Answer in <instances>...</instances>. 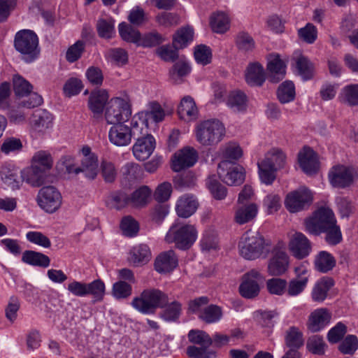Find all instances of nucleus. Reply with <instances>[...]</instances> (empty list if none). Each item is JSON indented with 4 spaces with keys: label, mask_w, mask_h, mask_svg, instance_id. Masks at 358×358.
I'll use <instances>...</instances> for the list:
<instances>
[{
    "label": "nucleus",
    "mask_w": 358,
    "mask_h": 358,
    "mask_svg": "<svg viewBox=\"0 0 358 358\" xmlns=\"http://www.w3.org/2000/svg\"><path fill=\"white\" fill-rule=\"evenodd\" d=\"M306 231L310 234L318 235L325 233V240L329 245H336L342 240L340 228L336 224L332 210L321 208L312 217L305 220Z\"/></svg>",
    "instance_id": "f257e3e1"
},
{
    "label": "nucleus",
    "mask_w": 358,
    "mask_h": 358,
    "mask_svg": "<svg viewBox=\"0 0 358 358\" xmlns=\"http://www.w3.org/2000/svg\"><path fill=\"white\" fill-rule=\"evenodd\" d=\"M226 129L224 124L217 119L200 122L196 127V141L203 146H215L224 138Z\"/></svg>",
    "instance_id": "f03ea898"
},
{
    "label": "nucleus",
    "mask_w": 358,
    "mask_h": 358,
    "mask_svg": "<svg viewBox=\"0 0 358 358\" xmlns=\"http://www.w3.org/2000/svg\"><path fill=\"white\" fill-rule=\"evenodd\" d=\"M198 231L195 224L176 222L167 232L165 240L174 243L180 250L189 249L196 241Z\"/></svg>",
    "instance_id": "7ed1b4c3"
},
{
    "label": "nucleus",
    "mask_w": 358,
    "mask_h": 358,
    "mask_svg": "<svg viewBox=\"0 0 358 358\" xmlns=\"http://www.w3.org/2000/svg\"><path fill=\"white\" fill-rule=\"evenodd\" d=\"M239 254L245 259L254 260L268 251L264 237L258 231H248L238 243Z\"/></svg>",
    "instance_id": "20e7f679"
},
{
    "label": "nucleus",
    "mask_w": 358,
    "mask_h": 358,
    "mask_svg": "<svg viewBox=\"0 0 358 358\" xmlns=\"http://www.w3.org/2000/svg\"><path fill=\"white\" fill-rule=\"evenodd\" d=\"M286 156L278 149L268 152L264 159L258 162L260 180L266 185H271L275 179V172L285 165Z\"/></svg>",
    "instance_id": "39448f33"
},
{
    "label": "nucleus",
    "mask_w": 358,
    "mask_h": 358,
    "mask_svg": "<svg viewBox=\"0 0 358 358\" xmlns=\"http://www.w3.org/2000/svg\"><path fill=\"white\" fill-rule=\"evenodd\" d=\"M169 299L166 294L159 289L144 290L139 297L134 298L132 306L141 313H152L157 308H162L168 303Z\"/></svg>",
    "instance_id": "423d86ee"
},
{
    "label": "nucleus",
    "mask_w": 358,
    "mask_h": 358,
    "mask_svg": "<svg viewBox=\"0 0 358 358\" xmlns=\"http://www.w3.org/2000/svg\"><path fill=\"white\" fill-rule=\"evenodd\" d=\"M131 127L124 122L113 124L108 131L110 142L117 146H127L130 144L132 137L136 138V136L143 134L139 127L138 121H135L134 116L131 120Z\"/></svg>",
    "instance_id": "0eeeda50"
},
{
    "label": "nucleus",
    "mask_w": 358,
    "mask_h": 358,
    "mask_svg": "<svg viewBox=\"0 0 358 358\" xmlns=\"http://www.w3.org/2000/svg\"><path fill=\"white\" fill-rule=\"evenodd\" d=\"M14 45L24 55L27 62H32L39 54L38 36L31 30L18 31L15 37Z\"/></svg>",
    "instance_id": "6e6552de"
},
{
    "label": "nucleus",
    "mask_w": 358,
    "mask_h": 358,
    "mask_svg": "<svg viewBox=\"0 0 358 358\" xmlns=\"http://www.w3.org/2000/svg\"><path fill=\"white\" fill-rule=\"evenodd\" d=\"M131 115L129 104L127 100L115 97L106 104L105 119L108 124H115L124 122Z\"/></svg>",
    "instance_id": "1a4fd4ad"
},
{
    "label": "nucleus",
    "mask_w": 358,
    "mask_h": 358,
    "mask_svg": "<svg viewBox=\"0 0 358 358\" xmlns=\"http://www.w3.org/2000/svg\"><path fill=\"white\" fill-rule=\"evenodd\" d=\"M313 200L312 192L302 187L287 194L285 199V206L290 213H296L309 207Z\"/></svg>",
    "instance_id": "9d476101"
},
{
    "label": "nucleus",
    "mask_w": 358,
    "mask_h": 358,
    "mask_svg": "<svg viewBox=\"0 0 358 358\" xmlns=\"http://www.w3.org/2000/svg\"><path fill=\"white\" fill-rule=\"evenodd\" d=\"M220 178L228 185H239L245 180V170L229 160L222 161L217 167Z\"/></svg>",
    "instance_id": "9b49d317"
},
{
    "label": "nucleus",
    "mask_w": 358,
    "mask_h": 358,
    "mask_svg": "<svg viewBox=\"0 0 358 358\" xmlns=\"http://www.w3.org/2000/svg\"><path fill=\"white\" fill-rule=\"evenodd\" d=\"M169 113L165 111L162 106L155 101L150 102L148 104V109L141 111L134 115L135 121H138L139 127L143 134H146L148 131V124L150 122L158 123L162 122L165 116Z\"/></svg>",
    "instance_id": "f8f14e48"
},
{
    "label": "nucleus",
    "mask_w": 358,
    "mask_h": 358,
    "mask_svg": "<svg viewBox=\"0 0 358 358\" xmlns=\"http://www.w3.org/2000/svg\"><path fill=\"white\" fill-rule=\"evenodd\" d=\"M13 90L17 96H26L30 94L29 99L23 101L20 105L26 108H34L41 105L42 97L36 93L31 94L33 89L29 81L20 75H15L13 78Z\"/></svg>",
    "instance_id": "ddd939ff"
},
{
    "label": "nucleus",
    "mask_w": 358,
    "mask_h": 358,
    "mask_svg": "<svg viewBox=\"0 0 358 358\" xmlns=\"http://www.w3.org/2000/svg\"><path fill=\"white\" fill-rule=\"evenodd\" d=\"M62 203L61 193L53 186L42 187L38 194L39 206L48 213L57 211Z\"/></svg>",
    "instance_id": "4468645a"
},
{
    "label": "nucleus",
    "mask_w": 358,
    "mask_h": 358,
    "mask_svg": "<svg viewBox=\"0 0 358 358\" xmlns=\"http://www.w3.org/2000/svg\"><path fill=\"white\" fill-rule=\"evenodd\" d=\"M355 172L354 169L345 165L334 166L329 171L328 178L330 184L336 188H345L354 181Z\"/></svg>",
    "instance_id": "2eb2a0df"
},
{
    "label": "nucleus",
    "mask_w": 358,
    "mask_h": 358,
    "mask_svg": "<svg viewBox=\"0 0 358 358\" xmlns=\"http://www.w3.org/2000/svg\"><path fill=\"white\" fill-rule=\"evenodd\" d=\"M81 155L79 174L83 173L89 180H94L99 173V160L97 155L92 152L88 145L83 146L80 150Z\"/></svg>",
    "instance_id": "dca6fc26"
},
{
    "label": "nucleus",
    "mask_w": 358,
    "mask_h": 358,
    "mask_svg": "<svg viewBox=\"0 0 358 358\" xmlns=\"http://www.w3.org/2000/svg\"><path fill=\"white\" fill-rule=\"evenodd\" d=\"M289 257L284 248L276 246L268 264V273L271 275H283L289 267Z\"/></svg>",
    "instance_id": "f3484780"
},
{
    "label": "nucleus",
    "mask_w": 358,
    "mask_h": 358,
    "mask_svg": "<svg viewBox=\"0 0 358 358\" xmlns=\"http://www.w3.org/2000/svg\"><path fill=\"white\" fill-rule=\"evenodd\" d=\"M261 279H262V277L257 270L252 269L245 273L239 287L241 296L248 299L257 296L260 290L258 280Z\"/></svg>",
    "instance_id": "a211bd4d"
},
{
    "label": "nucleus",
    "mask_w": 358,
    "mask_h": 358,
    "mask_svg": "<svg viewBox=\"0 0 358 358\" xmlns=\"http://www.w3.org/2000/svg\"><path fill=\"white\" fill-rule=\"evenodd\" d=\"M137 141L133 146V154L136 159L144 161L147 159L154 151L155 141L153 136L148 134H140L136 136Z\"/></svg>",
    "instance_id": "6ab92c4d"
},
{
    "label": "nucleus",
    "mask_w": 358,
    "mask_h": 358,
    "mask_svg": "<svg viewBox=\"0 0 358 358\" xmlns=\"http://www.w3.org/2000/svg\"><path fill=\"white\" fill-rule=\"evenodd\" d=\"M196 160L197 153L194 148H184L176 152L173 156L171 168L173 171L179 172L182 169L192 166Z\"/></svg>",
    "instance_id": "aec40b11"
},
{
    "label": "nucleus",
    "mask_w": 358,
    "mask_h": 358,
    "mask_svg": "<svg viewBox=\"0 0 358 358\" xmlns=\"http://www.w3.org/2000/svg\"><path fill=\"white\" fill-rule=\"evenodd\" d=\"M289 249L294 257L301 259L310 254L311 243L304 234L295 232L289 240Z\"/></svg>",
    "instance_id": "412c9836"
},
{
    "label": "nucleus",
    "mask_w": 358,
    "mask_h": 358,
    "mask_svg": "<svg viewBox=\"0 0 358 358\" xmlns=\"http://www.w3.org/2000/svg\"><path fill=\"white\" fill-rule=\"evenodd\" d=\"M298 161L301 169L308 175L316 173L319 169L317 155L310 148L305 147L299 152Z\"/></svg>",
    "instance_id": "4be33fe9"
},
{
    "label": "nucleus",
    "mask_w": 358,
    "mask_h": 358,
    "mask_svg": "<svg viewBox=\"0 0 358 358\" xmlns=\"http://www.w3.org/2000/svg\"><path fill=\"white\" fill-rule=\"evenodd\" d=\"M53 117L46 110L38 109L33 113L31 120V129L37 133H44L52 127Z\"/></svg>",
    "instance_id": "5701e85b"
},
{
    "label": "nucleus",
    "mask_w": 358,
    "mask_h": 358,
    "mask_svg": "<svg viewBox=\"0 0 358 358\" xmlns=\"http://www.w3.org/2000/svg\"><path fill=\"white\" fill-rule=\"evenodd\" d=\"M292 60L298 73L303 80H310L313 77L315 72L313 64L300 51L294 52Z\"/></svg>",
    "instance_id": "b1692460"
},
{
    "label": "nucleus",
    "mask_w": 358,
    "mask_h": 358,
    "mask_svg": "<svg viewBox=\"0 0 358 358\" xmlns=\"http://www.w3.org/2000/svg\"><path fill=\"white\" fill-rule=\"evenodd\" d=\"M331 318V314L326 308H317L310 313L307 323L308 329L317 332L327 325Z\"/></svg>",
    "instance_id": "393cba45"
},
{
    "label": "nucleus",
    "mask_w": 358,
    "mask_h": 358,
    "mask_svg": "<svg viewBox=\"0 0 358 358\" xmlns=\"http://www.w3.org/2000/svg\"><path fill=\"white\" fill-rule=\"evenodd\" d=\"M267 69L269 73V79L273 83H278L282 80L286 73L285 62L280 59L278 54L269 55Z\"/></svg>",
    "instance_id": "a878e982"
},
{
    "label": "nucleus",
    "mask_w": 358,
    "mask_h": 358,
    "mask_svg": "<svg viewBox=\"0 0 358 358\" xmlns=\"http://www.w3.org/2000/svg\"><path fill=\"white\" fill-rule=\"evenodd\" d=\"M198 206V201L194 195L184 194L178 199L176 211L179 217L187 218L196 212Z\"/></svg>",
    "instance_id": "bb28decb"
},
{
    "label": "nucleus",
    "mask_w": 358,
    "mask_h": 358,
    "mask_svg": "<svg viewBox=\"0 0 358 358\" xmlns=\"http://www.w3.org/2000/svg\"><path fill=\"white\" fill-rule=\"evenodd\" d=\"M178 266V259L173 250L161 253L155 259V268L159 273H169Z\"/></svg>",
    "instance_id": "cd10ccee"
},
{
    "label": "nucleus",
    "mask_w": 358,
    "mask_h": 358,
    "mask_svg": "<svg viewBox=\"0 0 358 358\" xmlns=\"http://www.w3.org/2000/svg\"><path fill=\"white\" fill-rule=\"evenodd\" d=\"M191 72V66L188 61L185 58L179 59L169 71L171 81L176 85L184 82V78Z\"/></svg>",
    "instance_id": "c85d7f7f"
},
{
    "label": "nucleus",
    "mask_w": 358,
    "mask_h": 358,
    "mask_svg": "<svg viewBox=\"0 0 358 358\" xmlns=\"http://www.w3.org/2000/svg\"><path fill=\"white\" fill-rule=\"evenodd\" d=\"M151 251L145 244L134 246L129 252V261L136 266L144 265L151 259Z\"/></svg>",
    "instance_id": "c756f323"
},
{
    "label": "nucleus",
    "mask_w": 358,
    "mask_h": 358,
    "mask_svg": "<svg viewBox=\"0 0 358 358\" xmlns=\"http://www.w3.org/2000/svg\"><path fill=\"white\" fill-rule=\"evenodd\" d=\"M108 94L105 90H99L91 93L89 97V108L94 114V117L101 115L103 107L108 99Z\"/></svg>",
    "instance_id": "7c9ffc66"
},
{
    "label": "nucleus",
    "mask_w": 358,
    "mask_h": 358,
    "mask_svg": "<svg viewBox=\"0 0 358 358\" xmlns=\"http://www.w3.org/2000/svg\"><path fill=\"white\" fill-rule=\"evenodd\" d=\"M178 113L180 118L185 121L195 120L198 115V109L194 99L190 96L183 97L178 106Z\"/></svg>",
    "instance_id": "2f4dec72"
},
{
    "label": "nucleus",
    "mask_w": 358,
    "mask_h": 358,
    "mask_svg": "<svg viewBox=\"0 0 358 358\" xmlns=\"http://www.w3.org/2000/svg\"><path fill=\"white\" fill-rule=\"evenodd\" d=\"M22 179L33 187H40L45 181L47 172L31 166L22 172Z\"/></svg>",
    "instance_id": "473e14b6"
},
{
    "label": "nucleus",
    "mask_w": 358,
    "mask_h": 358,
    "mask_svg": "<svg viewBox=\"0 0 358 358\" xmlns=\"http://www.w3.org/2000/svg\"><path fill=\"white\" fill-rule=\"evenodd\" d=\"M0 177L2 182L12 189H19L21 180L17 170L9 164H3L0 169Z\"/></svg>",
    "instance_id": "72a5a7b5"
},
{
    "label": "nucleus",
    "mask_w": 358,
    "mask_h": 358,
    "mask_svg": "<svg viewBox=\"0 0 358 358\" xmlns=\"http://www.w3.org/2000/svg\"><path fill=\"white\" fill-rule=\"evenodd\" d=\"M336 265L334 256L327 251H320L315 257L314 266L320 273H327L332 270Z\"/></svg>",
    "instance_id": "f704fd0d"
},
{
    "label": "nucleus",
    "mask_w": 358,
    "mask_h": 358,
    "mask_svg": "<svg viewBox=\"0 0 358 358\" xmlns=\"http://www.w3.org/2000/svg\"><path fill=\"white\" fill-rule=\"evenodd\" d=\"M245 80L250 86H261L265 80L263 67L258 63L250 64L246 69Z\"/></svg>",
    "instance_id": "c9c22d12"
},
{
    "label": "nucleus",
    "mask_w": 358,
    "mask_h": 358,
    "mask_svg": "<svg viewBox=\"0 0 358 358\" xmlns=\"http://www.w3.org/2000/svg\"><path fill=\"white\" fill-rule=\"evenodd\" d=\"M152 190L148 186H141L129 196L130 205L136 208L146 206L151 200Z\"/></svg>",
    "instance_id": "e433bc0d"
},
{
    "label": "nucleus",
    "mask_w": 358,
    "mask_h": 358,
    "mask_svg": "<svg viewBox=\"0 0 358 358\" xmlns=\"http://www.w3.org/2000/svg\"><path fill=\"white\" fill-rule=\"evenodd\" d=\"M22 261L27 264L42 268H47L50 264V259L47 255L33 250L24 251Z\"/></svg>",
    "instance_id": "4c0bfd02"
},
{
    "label": "nucleus",
    "mask_w": 358,
    "mask_h": 358,
    "mask_svg": "<svg viewBox=\"0 0 358 358\" xmlns=\"http://www.w3.org/2000/svg\"><path fill=\"white\" fill-rule=\"evenodd\" d=\"M333 285L334 282L331 278L324 277L320 279L313 289L311 293L313 300L317 302L323 301Z\"/></svg>",
    "instance_id": "58836bf2"
},
{
    "label": "nucleus",
    "mask_w": 358,
    "mask_h": 358,
    "mask_svg": "<svg viewBox=\"0 0 358 358\" xmlns=\"http://www.w3.org/2000/svg\"><path fill=\"white\" fill-rule=\"evenodd\" d=\"M257 212L258 206L255 203L241 206L235 212L234 220L239 224H245L252 220Z\"/></svg>",
    "instance_id": "ea45409f"
},
{
    "label": "nucleus",
    "mask_w": 358,
    "mask_h": 358,
    "mask_svg": "<svg viewBox=\"0 0 358 358\" xmlns=\"http://www.w3.org/2000/svg\"><path fill=\"white\" fill-rule=\"evenodd\" d=\"M80 164L76 159L69 155L62 156L57 162V169L69 175L77 176L79 174Z\"/></svg>",
    "instance_id": "a19ab883"
},
{
    "label": "nucleus",
    "mask_w": 358,
    "mask_h": 358,
    "mask_svg": "<svg viewBox=\"0 0 358 358\" xmlns=\"http://www.w3.org/2000/svg\"><path fill=\"white\" fill-rule=\"evenodd\" d=\"M31 164L45 172L51 169L53 165V159L50 152L45 150H39L35 152L31 158Z\"/></svg>",
    "instance_id": "79ce46f5"
},
{
    "label": "nucleus",
    "mask_w": 358,
    "mask_h": 358,
    "mask_svg": "<svg viewBox=\"0 0 358 358\" xmlns=\"http://www.w3.org/2000/svg\"><path fill=\"white\" fill-rule=\"evenodd\" d=\"M210 25L214 32L223 34L229 28V18L223 12L214 13L210 16Z\"/></svg>",
    "instance_id": "37998d69"
},
{
    "label": "nucleus",
    "mask_w": 358,
    "mask_h": 358,
    "mask_svg": "<svg viewBox=\"0 0 358 358\" xmlns=\"http://www.w3.org/2000/svg\"><path fill=\"white\" fill-rule=\"evenodd\" d=\"M247 96L241 91L231 92L227 99V106L235 112H241L246 110Z\"/></svg>",
    "instance_id": "c03bdc74"
},
{
    "label": "nucleus",
    "mask_w": 358,
    "mask_h": 358,
    "mask_svg": "<svg viewBox=\"0 0 358 358\" xmlns=\"http://www.w3.org/2000/svg\"><path fill=\"white\" fill-rule=\"evenodd\" d=\"M304 340L301 331L295 327H290L286 332L285 345L289 350H297L303 345Z\"/></svg>",
    "instance_id": "a18cd8bd"
},
{
    "label": "nucleus",
    "mask_w": 358,
    "mask_h": 358,
    "mask_svg": "<svg viewBox=\"0 0 358 358\" xmlns=\"http://www.w3.org/2000/svg\"><path fill=\"white\" fill-rule=\"evenodd\" d=\"M194 31L190 27L179 29L173 36V45L176 49L183 48L193 40Z\"/></svg>",
    "instance_id": "49530a36"
},
{
    "label": "nucleus",
    "mask_w": 358,
    "mask_h": 358,
    "mask_svg": "<svg viewBox=\"0 0 358 358\" xmlns=\"http://www.w3.org/2000/svg\"><path fill=\"white\" fill-rule=\"evenodd\" d=\"M118 29L120 35L124 41L134 43L138 45L141 39V34L138 30L126 22L120 23Z\"/></svg>",
    "instance_id": "de8ad7c7"
},
{
    "label": "nucleus",
    "mask_w": 358,
    "mask_h": 358,
    "mask_svg": "<svg viewBox=\"0 0 358 358\" xmlns=\"http://www.w3.org/2000/svg\"><path fill=\"white\" fill-rule=\"evenodd\" d=\"M122 176L124 180L131 182L138 180L142 176V169L139 164L134 162H128L121 169Z\"/></svg>",
    "instance_id": "09e8293b"
},
{
    "label": "nucleus",
    "mask_w": 358,
    "mask_h": 358,
    "mask_svg": "<svg viewBox=\"0 0 358 358\" xmlns=\"http://www.w3.org/2000/svg\"><path fill=\"white\" fill-rule=\"evenodd\" d=\"M222 316L221 308L216 305H210L203 308L199 317L206 323L218 322Z\"/></svg>",
    "instance_id": "8fccbe9b"
},
{
    "label": "nucleus",
    "mask_w": 358,
    "mask_h": 358,
    "mask_svg": "<svg viewBox=\"0 0 358 358\" xmlns=\"http://www.w3.org/2000/svg\"><path fill=\"white\" fill-rule=\"evenodd\" d=\"M111 293L117 300L127 299L132 294L131 285L124 280H119L113 285Z\"/></svg>",
    "instance_id": "3c124183"
},
{
    "label": "nucleus",
    "mask_w": 358,
    "mask_h": 358,
    "mask_svg": "<svg viewBox=\"0 0 358 358\" xmlns=\"http://www.w3.org/2000/svg\"><path fill=\"white\" fill-rule=\"evenodd\" d=\"M278 98L282 103H288L295 97L294 85L292 81H285L278 87Z\"/></svg>",
    "instance_id": "603ef678"
},
{
    "label": "nucleus",
    "mask_w": 358,
    "mask_h": 358,
    "mask_svg": "<svg viewBox=\"0 0 358 358\" xmlns=\"http://www.w3.org/2000/svg\"><path fill=\"white\" fill-rule=\"evenodd\" d=\"M105 284L100 279L87 283V295H92L94 301H102L105 295Z\"/></svg>",
    "instance_id": "864d4df0"
},
{
    "label": "nucleus",
    "mask_w": 358,
    "mask_h": 358,
    "mask_svg": "<svg viewBox=\"0 0 358 358\" xmlns=\"http://www.w3.org/2000/svg\"><path fill=\"white\" fill-rule=\"evenodd\" d=\"M115 21L112 18L99 19L96 22L99 36L103 38H110L115 34Z\"/></svg>",
    "instance_id": "5fc2aeb1"
},
{
    "label": "nucleus",
    "mask_w": 358,
    "mask_h": 358,
    "mask_svg": "<svg viewBox=\"0 0 358 358\" xmlns=\"http://www.w3.org/2000/svg\"><path fill=\"white\" fill-rule=\"evenodd\" d=\"M236 45L238 49L243 52H252L255 48L254 39L246 32H240L237 34Z\"/></svg>",
    "instance_id": "6e6d98bb"
},
{
    "label": "nucleus",
    "mask_w": 358,
    "mask_h": 358,
    "mask_svg": "<svg viewBox=\"0 0 358 358\" xmlns=\"http://www.w3.org/2000/svg\"><path fill=\"white\" fill-rule=\"evenodd\" d=\"M287 282L279 278H273L266 281V288L271 294L282 296L286 293Z\"/></svg>",
    "instance_id": "4d7b16f0"
},
{
    "label": "nucleus",
    "mask_w": 358,
    "mask_h": 358,
    "mask_svg": "<svg viewBox=\"0 0 358 358\" xmlns=\"http://www.w3.org/2000/svg\"><path fill=\"white\" fill-rule=\"evenodd\" d=\"M188 339L189 342L200 346L209 347L213 344V340L210 336L201 330H190L188 334Z\"/></svg>",
    "instance_id": "13d9d810"
},
{
    "label": "nucleus",
    "mask_w": 358,
    "mask_h": 358,
    "mask_svg": "<svg viewBox=\"0 0 358 358\" xmlns=\"http://www.w3.org/2000/svg\"><path fill=\"white\" fill-rule=\"evenodd\" d=\"M308 285L306 278L302 279L293 278L287 282L286 294L289 296H296L301 294Z\"/></svg>",
    "instance_id": "bf43d9fd"
},
{
    "label": "nucleus",
    "mask_w": 358,
    "mask_h": 358,
    "mask_svg": "<svg viewBox=\"0 0 358 358\" xmlns=\"http://www.w3.org/2000/svg\"><path fill=\"white\" fill-rule=\"evenodd\" d=\"M307 349L315 355H322L325 352L327 345L325 344L322 337L315 335L310 337L306 344Z\"/></svg>",
    "instance_id": "052dcab7"
},
{
    "label": "nucleus",
    "mask_w": 358,
    "mask_h": 358,
    "mask_svg": "<svg viewBox=\"0 0 358 358\" xmlns=\"http://www.w3.org/2000/svg\"><path fill=\"white\" fill-rule=\"evenodd\" d=\"M165 41L164 37L157 31H152L141 36L138 45L150 48L157 46Z\"/></svg>",
    "instance_id": "680f3d73"
},
{
    "label": "nucleus",
    "mask_w": 358,
    "mask_h": 358,
    "mask_svg": "<svg viewBox=\"0 0 358 358\" xmlns=\"http://www.w3.org/2000/svg\"><path fill=\"white\" fill-rule=\"evenodd\" d=\"M263 206L268 214H273L277 212L281 206L280 196L274 193L268 194L263 200Z\"/></svg>",
    "instance_id": "e2e57ef3"
},
{
    "label": "nucleus",
    "mask_w": 358,
    "mask_h": 358,
    "mask_svg": "<svg viewBox=\"0 0 358 358\" xmlns=\"http://www.w3.org/2000/svg\"><path fill=\"white\" fill-rule=\"evenodd\" d=\"M181 310V304L175 301L166 306L161 316L166 321H175L179 317Z\"/></svg>",
    "instance_id": "0e129e2a"
},
{
    "label": "nucleus",
    "mask_w": 358,
    "mask_h": 358,
    "mask_svg": "<svg viewBox=\"0 0 358 358\" xmlns=\"http://www.w3.org/2000/svg\"><path fill=\"white\" fill-rule=\"evenodd\" d=\"M209 347L201 346L196 347L194 345L188 346L187 348V355L190 358H214L215 357V352L213 350H209Z\"/></svg>",
    "instance_id": "69168bd1"
},
{
    "label": "nucleus",
    "mask_w": 358,
    "mask_h": 358,
    "mask_svg": "<svg viewBox=\"0 0 358 358\" xmlns=\"http://www.w3.org/2000/svg\"><path fill=\"white\" fill-rule=\"evenodd\" d=\"M156 22L159 26L171 27L180 23V18L177 14L162 12L156 16Z\"/></svg>",
    "instance_id": "338daca9"
},
{
    "label": "nucleus",
    "mask_w": 358,
    "mask_h": 358,
    "mask_svg": "<svg viewBox=\"0 0 358 358\" xmlns=\"http://www.w3.org/2000/svg\"><path fill=\"white\" fill-rule=\"evenodd\" d=\"M345 101L350 106L358 105V84L346 85L342 90Z\"/></svg>",
    "instance_id": "774afa93"
}]
</instances>
